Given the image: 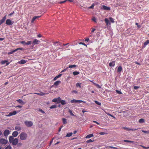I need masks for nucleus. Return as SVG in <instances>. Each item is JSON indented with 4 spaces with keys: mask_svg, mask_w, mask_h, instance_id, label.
Listing matches in <instances>:
<instances>
[{
    "mask_svg": "<svg viewBox=\"0 0 149 149\" xmlns=\"http://www.w3.org/2000/svg\"><path fill=\"white\" fill-rule=\"evenodd\" d=\"M145 120L141 118L139 120V122L140 123H144Z\"/></svg>",
    "mask_w": 149,
    "mask_h": 149,
    "instance_id": "31",
    "label": "nucleus"
},
{
    "mask_svg": "<svg viewBox=\"0 0 149 149\" xmlns=\"http://www.w3.org/2000/svg\"><path fill=\"white\" fill-rule=\"evenodd\" d=\"M21 44H26V42H25V41H21Z\"/></svg>",
    "mask_w": 149,
    "mask_h": 149,
    "instance_id": "64",
    "label": "nucleus"
},
{
    "mask_svg": "<svg viewBox=\"0 0 149 149\" xmlns=\"http://www.w3.org/2000/svg\"><path fill=\"white\" fill-rule=\"evenodd\" d=\"M93 141H92L91 139H89V140H87V141H86V142H87V143H90V142H93Z\"/></svg>",
    "mask_w": 149,
    "mask_h": 149,
    "instance_id": "54",
    "label": "nucleus"
},
{
    "mask_svg": "<svg viewBox=\"0 0 149 149\" xmlns=\"http://www.w3.org/2000/svg\"><path fill=\"white\" fill-rule=\"evenodd\" d=\"M14 139L13 137L12 136H10L9 137V142L10 143H11L13 141V140Z\"/></svg>",
    "mask_w": 149,
    "mask_h": 149,
    "instance_id": "20",
    "label": "nucleus"
},
{
    "mask_svg": "<svg viewBox=\"0 0 149 149\" xmlns=\"http://www.w3.org/2000/svg\"><path fill=\"white\" fill-rule=\"evenodd\" d=\"M95 102L96 104H97L98 105H100L101 104V103L100 102H98L97 101H95Z\"/></svg>",
    "mask_w": 149,
    "mask_h": 149,
    "instance_id": "51",
    "label": "nucleus"
},
{
    "mask_svg": "<svg viewBox=\"0 0 149 149\" xmlns=\"http://www.w3.org/2000/svg\"><path fill=\"white\" fill-rule=\"evenodd\" d=\"M139 88V86H134V89H138V88Z\"/></svg>",
    "mask_w": 149,
    "mask_h": 149,
    "instance_id": "58",
    "label": "nucleus"
},
{
    "mask_svg": "<svg viewBox=\"0 0 149 149\" xmlns=\"http://www.w3.org/2000/svg\"><path fill=\"white\" fill-rule=\"evenodd\" d=\"M19 49H20V50H22L23 49L22 48H18L14 50H13L12 51L10 52V53H9V54H13V53L15 52L16 51H17V50H19Z\"/></svg>",
    "mask_w": 149,
    "mask_h": 149,
    "instance_id": "18",
    "label": "nucleus"
},
{
    "mask_svg": "<svg viewBox=\"0 0 149 149\" xmlns=\"http://www.w3.org/2000/svg\"><path fill=\"white\" fill-rule=\"evenodd\" d=\"M5 149H12V148L10 146H8L6 147Z\"/></svg>",
    "mask_w": 149,
    "mask_h": 149,
    "instance_id": "42",
    "label": "nucleus"
},
{
    "mask_svg": "<svg viewBox=\"0 0 149 149\" xmlns=\"http://www.w3.org/2000/svg\"><path fill=\"white\" fill-rule=\"evenodd\" d=\"M81 84L80 83H78L76 84V86L77 87L79 86L80 88H81Z\"/></svg>",
    "mask_w": 149,
    "mask_h": 149,
    "instance_id": "40",
    "label": "nucleus"
},
{
    "mask_svg": "<svg viewBox=\"0 0 149 149\" xmlns=\"http://www.w3.org/2000/svg\"><path fill=\"white\" fill-rule=\"evenodd\" d=\"M62 74H59L57 76H56V78L57 79H58V78L62 76Z\"/></svg>",
    "mask_w": 149,
    "mask_h": 149,
    "instance_id": "49",
    "label": "nucleus"
},
{
    "mask_svg": "<svg viewBox=\"0 0 149 149\" xmlns=\"http://www.w3.org/2000/svg\"><path fill=\"white\" fill-rule=\"evenodd\" d=\"M124 142H128L130 143H133L134 142L133 141H129L127 140H125L123 141Z\"/></svg>",
    "mask_w": 149,
    "mask_h": 149,
    "instance_id": "29",
    "label": "nucleus"
},
{
    "mask_svg": "<svg viewBox=\"0 0 149 149\" xmlns=\"http://www.w3.org/2000/svg\"><path fill=\"white\" fill-rule=\"evenodd\" d=\"M62 120L63 124H65L67 122V120L65 118H63Z\"/></svg>",
    "mask_w": 149,
    "mask_h": 149,
    "instance_id": "33",
    "label": "nucleus"
},
{
    "mask_svg": "<svg viewBox=\"0 0 149 149\" xmlns=\"http://www.w3.org/2000/svg\"><path fill=\"white\" fill-rule=\"evenodd\" d=\"M57 107V106L56 105H54L51 106L50 107V108L51 109H53V108H56Z\"/></svg>",
    "mask_w": 149,
    "mask_h": 149,
    "instance_id": "37",
    "label": "nucleus"
},
{
    "mask_svg": "<svg viewBox=\"0 0 149 149\" xmlns=\"http://www.w3.org/2000/svg\"><path fill=\"white\" fill-rule=\"evenodd\" d=\"M24 124L27 127H31L33 125L32 122L27 120L24 121Z\"/></svg>",
    "mask_w": 149,
    "mask_h": 149,
    "instance_id": "2",
    "label": "nucleus"
},
{
    "mask_svg": "<svg viewBox=\"0 0 149 149\" xmlns=\"http://www.w3.org/2000/svg\"><path fill=\"white\" fill-rule=\"evenodd\" d=\"M93 134H90L88 135H87L86 136V138H91V137H93Z\"/></svg>",
    "mask_w": 149,
    "mask_h": 149,
    "instance_id": "26",
    "label": "nucleus"
},
{
    "mask_svg": "<svg viewBox=\"0 0 149 149\" xmlns=\"http://www.w3.org/2000/svg\"><path fill=\"white\" fill-rule=\"evenodd\" d=\"M72 132L68 133L66 134V136L68 137H70L72 135Z\"/></svg>",
    "mask_w": 149,
    "mask_h": 149,
    "instance_id": "36",
    "label": "nucleus"
},
{
    "mask_svg": "<svg viewBox=\"0 0 149 149\" xmlns=\"http://www.w3.org/2000/svg\"><path fill=\"white\" fill-rule=\"evenodd\" d=\"M79 44L80 45H82L84 46H87L84 43H83L82 42H80L79 43Z\"/></svg>",
    "mask_w": 149,
    "mask_h": 149,
    "instance_id": "50",
    "label": "nucleus"
},
{
    "mask_svg": "<svg viewBox=\"0 0 149 149\" xmlns=\"http://www.w3.org/2000/svg\"><path fill=\"white\" fill-rule=\"evenodd\" d=\"M10 133V131L8 130H6L4 132V135L5 136H7Z\"/></svg>",
    "mask_w": 149,
    "mask_h": 149,
    "instance_id": "8",
    "label": "nucleus"
},
{
    "mask_svg": "<svg viewBox=\"0 0 149 149\" xmlns=\"http://www.w3.org/2000/svg\"><path fill=\"white\" fill-rule=\"evenodd\" d=\"M31 41H29L27 42L26 43L25 45H29L31 44Z\"/></svg>",
    "mask_w": 149,
    "mask_h": 149,
    "instance_id": "48",
    "label": "nucleus"
},
{
    "mask_svg": "<svg viewBox=\"0 0 149 149\" xmlns=\"http://www.w3.org/2000/svg\"><path fill=\"white\" fill-rule=\"evenodd\" d=\"M68 68V67H67V68H66L64 69L63 70H62L61 72L62 73V72H64L65 71L67 70Z\"/></svg>",
    "mask_w": 149,
    "mask_h": 149,
    "instance_id": "52",
    "label": "nucleus"
},
{
    "mask_svg": "<svg viewBox=\"0 0 149 149\" xmlns=\"http://www.w3.org/2000/svg\"><path fill=\"white\" fill-rule=\"evenodd\" d=\"M77 66V65H69L68 67L69 68H75Z\"/></svg>",
    "mask_w": 149,
    "mask_h": 149,
    "instance_id": "32",
    "label": "nucleus"
},
{
    "mask_svg": "<svg viewBox=\"0 0 149 149\" xmlns=\"http://www.w3.org/2000/svg\"><path fill=\"white\" fill-rule=\"evenodd\" d=\"M40 16H35L33 17V18L31 20V23H33L34 21L37 18H38L40 17Z\"/></svg>",
    "mask_w": 149,
    "mask_h": 149,
    "instance_id": "24",
    "label": "nucleus"
},
{
    "mask_svg": "<svg viewBox=\"0 0 149 149\" xmlns=\"http://www.w3.org/2000/svg\"><path fill=\"white\" fill-rule=\"evenodd\" d=\"M66 1H67V0H65V1H61L59 3H65V2H66Z\"/></svg>",
    "mask_w": 149,
    "mask_h": 149,
    "instance_id": "63",
    "label": "nucleus"
},
{
    "mask_svg": "<svg viewBox=\"0 0 149 149\" xmlns=\"http://www.w3.org/2000/svg\"><path fill=\"white\" fill-rule=\"evenodd\" d=\"M17 147H20L22 145V143L21 142L17 143Z\"/></svg>",
    "mask_w": 149,
    "mask_h": 149,
    "instance_id": "43",
    "label": "nucleus"
},
{
    "mask_svg": "<svg viewBox=\"0 0 149 149\" xmlns=\"http://www.w3.org/2000/svg\"><path fill=\"white\" fill-rule=\"evenodd\" d=\"M16 108L19 107L20 108H21L22 107V106L21 105H18L15 107Z\"/></svg>",
    "mask_w": 149,
    "mask_h": 149,
    "instance_id": "61",
    "label": "nucleus"
},
{
    "mask_svg": "<svg viewBox=\"0 0 149 149\" xmlns=\"http://www.w3.org/2000/svg\"><path fill=\"white\" fill-rule=\"evenodd\" d=\"M18 134V132L16 131H14L12 134L13 136L15 137H16Z\"/></svg>",
    "mask_w": 149,
    "mask_h": 149,
    "instance_id": "19",
    "label": "nucleus"
},
{
    "mask_svg": "<svg viewBox=\"0 0 149 149\" xmlns=\"http://www.w3.org/2000/svg\"><path fill=\"white\" fill-rule=\"evenodd\" d=\"M17 101L19 103L21 104H24V103L22 101V100L20 99H19L17 100Z\"/></svg>",
    "mask_w": 149,
    "mask_h": 149,
    "instance_id": "27",
    "label": "nucleus"
},
{
    "mask_svg": "<svg viewBox=\"0 0 149 149\" xmlns=\"http://www.w3.org/2000/svg\"><path fill=\"white\" fill-rule=\"evenodd\" d=\"M115 64V62L114 61H113L109 63V65L110 67H114Z\"/></svg>",
    "mask_w": 149,
    "mask_h": 149,
    "instance_id": "15",
    "label": "nucleus"
},
{
    "mask_svg": "<svg viewBox=\"0 0 149 149\" xmlns=\"http://www.w3.org/2000/svg\"><path fill=\"white\" fill-rule=\"evenodd\" d=\"M116 92L117 93H118L119 94H122L121 92L120 91L116 90Z\"/></svg>",
    "mask_w": 149,
    "mask_h": 149,
    "instance_id": "56",
    "label": "nucleus"
},
{
    "mask_svg": "<svg viewBox=\"0 0 149 149\" xmlns=\"http://www.w3.org/2000/svg\"><path fill=\"white\" fill-rule=\"evenodd\" d=\"M13 23V22H12L11 20L10 19H7L6 22V24L7 25H12Z\"/></svg>",
    "mask_w": 149,
    "mask_h": 149,
    "instance_id": "10",
    "label": "nucleus"
},
{
    "mask_svg": "<svg viewBox=\"0 0 149 149\" xmlns=\"http://www.w3.org/2000/svg\"><path fill=\"white\" fill-rule=\"evenodd\" d=\"M94 84L98 88H101V86H100L99 84H96L95 83H94Z\"/></svg>",
    "mask_w": 149,
    "mask_h": 149,
    "instance_id": "34",
    "label": "nucleus"
},
{
    "mask_svg": "<svg viewBox=\"0 0 149 149\" xmlns=\"http://www.w3.org/2000/svg\"><path fill=\"white\" fill-rule=\"evenodd\" d=\"M27 62V61H26L25 60L22 59L21 60L19 61L18 62V63L20 64H24L26 63Z\"/></svg>",
    "mask_w": 149,
    "mask_h": 149,
    "instance_id": "17",
    "label": "nucleus"
},
{
    "mask_svg": "<svg viewBox=\"0 0 149 149\" xmlns=\"http://www.w3.org/2000/svg\"><path fill=\"white\" fill-rule=\"evenodd\" d=\"M135 24H136V25H137V27H138V28H140V27H141V26H140V25H139V24H138V23H135Z\"/></svg>",
    "mask_w": 149,
    "mask_h": 149,
    "instance_id": "57",
    "label": "nucleus"
},
{
    "mask_svg": "<svg viewBox=\"0 0 149 149\" xmlns=\"http://www.w3.org/2000/svg\"><path fill=\"white\" fill-rule=\"evenodd\" d=\"M107 148H113V149H117L118 148H116V147H113V146H107Z\"/></svg>",
    "mask_w": 149,
    "mask_h": 149,
    "instance_id": "38",
    "label": "nucleus"
},
{
    "mask_svg": "<svg viewBox=\"0 0 149 149\" xmlns=\"http://www.w3.org/2000/svg\"><path fill=\"white\" fill-rule=\"evenodd\" d=\"M93 122L94 123H96V124H97L98 125H100V123H98V122H97L96 121H93Z\"/></svg>",
    "mask_w": 149,
    "mask_h": 149,
    "instance_id": "62",
    "label": "nucleus"
},
{
    "mask_svg": "<svg viewBox=\"0 0 149 149\" xmlns=\"http://www.w3.org/2000/svg\"><path fill=\"white\" fill-rule=\"evenodd\" d=\"M148 44H149V40H147L146 42H144V46L143 47H145Z\"/></svg>",
    "mask_w": 149,
    "mask_h": 149,
    "instance_id": "25",
    "label": "nucleus"
},
{
    "mask_svg": "<svg viewBox=\"0 0 149 149\" xmlns=\"http://www.w3.org/2000/svg\"><path fill=\"white\" fill-rule=\"evenodd\" d=\"M104 21L106 23V24L107 25H110L111 23L110 22L109 20L107 18H106L104 19Z\"/></svg>",
    "mask_w": 149,
    "mask_h": 149,
    "instance_id": "16",
    "label": "nucleus"
},
{
    "mask_svg": "<svg viewBox=\"0 0 149 149\" xmlns=\"http://www.w3.org/2000/svg\"><path fill=\"white\" fill-rule=\"evenodd\" d=\"M70 102L71 103H81V102H84L85 103V102H84L83 101L81 100H77L75 99H73L71 100Z\"/></svg>",
    "mask_w": 149,
    "mask_h": 149,
    "instance_id": "5",
    "label": "nucleus"
},
{
    "mask_svg": "<svg viewBox=\"0 0 149 149\" xmlns=\"http://www.w3.org/2000/svg\"><path fill=\"white\" fill-rule=\"evenodd\" d=\"M21 140H25L26 139L27 137V134L25 132L22 133L19 136Z\"/></svg>",
    "mask_w": 149,
    "mask_h": 149,
    "instance_id": "1",
    "label": "nucleus"
},
{
    "mask_svg": "<svg viewBox=\"0 0 149 149\" xmlns=\"http://www.w3.org/2000/svg\"><path fill=\"white\" fill-rule=\"evenodd\" d=\"M8 142V141L5 139L2 138L0 139V143L2 145L6 144Z\"/></svg>",
    "mask_w": 149,
    "mask_h": 149,
    "instance_id": "3",
    "label": "nucleus"
},
{
    "mask_svg": "<svg viewBox=\"0 0 149 149\" xmlns=\"http://www.w3.org/2000/svg\"><path fill=\"white\" fill-rule=\"evenodd\" d=\"M92 20L93 21L96 22V19L95 17H93L92 18Z\"/></svg>",
    "mask_w": 149,
    "mask_h": 149,
    "instance_id": "55",
    "label": "nucleus"
},
{
    "mask_svg": "<svg viewBox=\"0 0 149 149\" xmlns=\"http://www.w3.org/2000/svg\"><path fill=\"white\" fill-rule=\"evenodd\" d=\"M123 128L125 130H126V131H130V130H132V131H134V130H137L138 129H130L128 127H123Z\"/></svg>",
    "mask_w": 149,
    "mask_h": 149,
    "instance_id": "11",
    "label": "nucleus"
},
{
    "mask_svg": "<svg viewBox=\"0 0 149 149\" xmlns=\"http://www.w3.org/2000/svg\"><path fill=\"white\" fill-rule=\"evenodd\" d=\"M142 131L145 133L149 134V131H144V130H142Z\"/></svg>",
    "mask_w": 149,
    "mask_h": 149,
    "instance_id": "47",
    "label": "nucleus"
},
{
    "mask_svg": "<svg viewBox=\"0 0 149 149\" xmlns=\"http://www.w3.org/2000/svg\"><path fill=\"white\" fill-rule=\"evenodd\" d=\"M6 63V66L8 65L10 63L9 62H8V61L7 60L2 61L1 62V63L2 65Z\"/></svg>",
    "mask_w": 149,
    "mask_h": 149,
    "instance_id": "14",
    "label": "nucleus"
},
{
    "mask_svg": "<svg viewBox=\"0 0 149 149\" xmlns=\"http://www.w3.org/2000/svg\"><path fill=\"white\" fill-rule=\"evenodd\" d=\"M106 113L107 114V115L113 118H115V117L113 116L112 115H111V114L109 113H106Z\"/></svg>",
    "mask_w": 149,
    "mask_h": 149,
    "instance_id": "44",
    "label": "nucleus"
},
{
    "mask_svg": "<svg viewBox=\"0 0 149 149\" xmlns=\"http://www.w3.org/2000/svg\"><path fill=\"white\" fill-rule=\"evenodd\" d=\"M79 74V72L77 71H74L73 72V74L74 76L77 75Z\"/></svg>",
    "mask_w": 149,
    "mask_h": 149,
    "instance_id": "30",
    "label": "nucleus"
},
{
    "mask_svg": "<svg viewBox=\"0 0 149 149\" xmlns=\"http://www.w3.org/2000/svg\"><path fill=\"white\" fill-rule=\"evenodd\" d=\"M141 146L144 149H148L149 148V147H146L142 145H141Z\"/></svg>",
    "mask_w": 149,
    "mask_h": 149,
    "instance_id": "46",
    "label": "nucleus"
},
{
    "mask_svg": "<svg viewBox=\"0 0 149 149\" xmlns=\"http://www.w3.org/2000/svg\"><path fill=\"white\" fill-rule=\"evenodd\" d=\"M106 134L105 132H101L99 133V134L101 135H104Z\"/></svg>",
    "mask_w": 149,
    "mask_h": 149,
    "instance_id": "59",
    "label": "nucleus"
},
{
    "mask_svg": "<svg viewBox=\"0 0 149 149\" xmlns=\"http://www.w3.org/2000/svg\"><path fill=\"white\" fill-rule=\"evenodd\" d=\"M69 113H70V114L71 116H77L74 115L73 113L72 112V111L71 110H70V109L69 110Z\"/></svg>",
    "mask_w": 149,
    "mask_h": 149,
    "instance_id": "35",
    "label": "nucleus"
},
{
    "mask_svg": "<svg viewBox=\"0 0 149 149\" xmlns=\"http://www.w3.org/2000/svg\"><path fill=\"white\" fill-rule=\"evenodd\" d=\"M102 9L104 10H110V8L109 7L105 5H103L102 6L101 8Z\"/></svg>",
    "mask_w": 149,
    "mask_h": 149,
    "instance_id": "6",
    "label": "nucleus"
},
{
    "mask_svg": "<svg viewBox=\"0 0 149 149\" xmlns=\"http://www.w3.org/2000/svg\"><path fill=\"white\" fill-rule=\"evenodd\" d=\"M109 19L110 21L112 23H114V22L113 19L112 18V17H110Z\"/></svg>",
    "mask_w": 149,
    "mask_h": 149,
    "instance_id": "41",
    "label": "nucleus"
},
{
    "mask_svg": "<svg viewBox=\"0 0 149 149\" xmlns=\"http://www.w3.org/2000/svg\"><path fill=\"white\" fill-rule=\"evenodd\" d=\"M35 93L37 94L40 95H42L44 94L43 93Z\"/></svg>",
    "mask_w": 149,
    "mask_h": 149,
    "instance_id": "60",
    "label": "nucleus"
},
{
    "mask_svg": "<svg viewBox=\"0 0 149 149\" xmlns=\"http://www.w3.org/2000/svg\"><path fill=\"white\" fill-rule=\"evenodd\" d=\"M39 111L41 112H42V113H45V112L43 111L42 109H39Z\"/></svg>",
    "mask_w": 149,
    "mask_h": 149,
    "instance_id": "53",
    "label": "nucleus"
},
{
    "mask_svg": "<svg viewBox=\"0 0 149 149\" xmlns=\"http://www.w3.org/2000/svg\"><path fill=\"white\" fill-rule=\"evenodd\" d=\"M60 103H61V104L64 105L66 104V101L64 100H61V102H60Z\"/></svg>",
    "mask_w": 149,
    "mask_h": 149,
    "instance_id": "28",
    "label": "nucleus"
},
{
    "mask_svg": "<svg viewBox=\"0 0 149 149\" xmlns=\"http://www.w3.org/2000/svg\"><path fill=\"white\" fill-rule=\"evenodd\" d=\"M52 102H57L58 103H59L61 102V98L60 97L54 98L52 100Z\"/></svg>",
    "mask_w": 149,
    "mask_h": 149,
    "instance_id": "4",
    "label": "nucleus"
},
{
    "mask_svg": "<svg viewBox=\"0 0 149 149\" xmlns=\"http://www.w3.org/2000/svg\"><path fill=\"white\" fill-rule=\"evenodd\" d=\"M15 129L17 131H19L21 130L22 128L20 127L17 126L15 127Z\"/></svg>",
    "mask_w": 149,
    "mask_h": 149,
    "instance_id": "23",
    "label": "nucleus"
},
{
    "mask_svg": "<svg viewBox=\"0 0 149 149\" xmlns=\"http://www.w3.org/2000/svg\"><path fill=\"white\" fill-rule=\"evenodd\" d=\"M61 81H57L55 82H54V85H53V86H54V85L57 86L58 85L60 84L61 83Z\"/></svg>",
    "mask_w": 149,
    "mask_h": 149,
    "instance_id": "22",
    "label": "nucleus"
},
{
    "mask_svg": "<svg viewBox=\"0 0 149 149\" xmlns=\"http://www.w3.org/2000/svg\"><path fill=\"white\" fill-rule=\"evenodd\" d=\"M40 41L36 39H35L33 41L32 44L33 45L38 44L39 43Z\"/></svg>",
    "mask_w": 149,
    "mask_h": 149,
    "instance_id": "9",
    "label": "nucleus"
},
{
    "mask_svg": "<svg viewBox=\"0 0 149 149\" xmlns=\"http://www.w3.org/2000/svg\"><path fill=\"white\" fill-rule=\"evenodd\" d=\"M6 16L5 15V16L3 18L0 20V25L1 24H3V22H4L6 20Z\"/></svg>",
    "mask_w": 149,
    "mask_h": 149,
    "instance_id": "13",
    "label": "nucleus"
},
{
    "mask_svg": "<svg viewBox=\"0 0 149 149\" xmlns=\"http://www.w3.org/2000/svg\"><path fill=\"white\" fill-rule=\"evenodd\" d=\"M95 6L94 3H93L92 5L88 7L89 9H93Z\"/></svg>",
    "mask_w": 149,
    "mask_h": 149,
    "instance_id": "39",
    "label": "nucleus"
},
{
    "mask_svg": "<svg viewBox=\"0 0 149 149\" xmlns=\"http://www.w3.org/2000/svg\"><path fill=\"white\" fill-rule=\"evenodd\" d=\"M17 113V112L16 111H13L12 112L10 113L8 115H7V116H10L13 115H15Z\"/></svg>",
    "mask_w": 149,
    "mask_h": 149,
    "instance_id": "12",
    "label": "nucleus"
},
{
    "mask_svg": "<svg viewBox=\"0 0 149 149\" xmlns=\"http://www.w3.org/2000/svg\"><path fill=\"white\" fill-rule=\"evenodd\" d=\"M122 68L121 66H119L118 68L117 71L118 72L120 73L122 70Z\"/></svg>",
    "mask_w": 149,
    "mask_h": 149,
    "instance_id": "21",
    "label": "nucleus"
},
{
    "mask_svg": "<svg viewBox=\"0 0 149 149\" xmlns=\"http://www.w3.org/2000/svg\"><path fill=\"white\" fill-rule=\"evenodd\" d=\"M57 43L58 44L57 45H61V44H62L58 42H56L55 43H54V45H56V44H57Z\"/></svg>",
    "mask_w": 149,
    "mask_h": 149,
    "instance_id": "45",
    "label": "nucleus"
},
{
    "mask_svg": "<svg viewBox=\"0 0 149 149\" xmlns=\"http://www.w3.org/2000/svg\"><path fill=\"white\" fill-rule=\"evenodd\" d=\"M18 142V139L17 138H15L11 143H12L13 145L15 146L17 144Z\"/></svg>",
    "mask_w": 149,
    "mask_h": 149,
    "instance_id": "7",
    "label": "nucleus"
}]
</instances>
